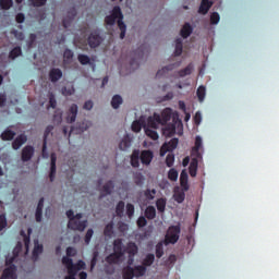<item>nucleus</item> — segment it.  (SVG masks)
I'll use <instances>...</instances> for the list:
<instances>
[{"label": "nucleus", "instance_id": "f257e3e1", "mask_svg": "<svg viewBox=\"0 0 279 279\" xmlns=\"http://www.w3.org/2000/svg\"><path fill=\"white\" fill-rule=\"evenodd\" d=\"M118 19V27L120 29V39L125 38V33L128 32V26L123 22V12H121V7H114L112 13L105 17L106 25H114Z\"/></svg>", "mask_w": 279, "mask_h": 279}, {"label": "nucleus", "instance_id": "f03ea898", "mask_svg": "<svg viewBox=\"0 0 279 279\" xmlns=\"http://www.w3.org/2000/svg\"><path fill=\"white\" fill-rule=\"evenodd\" d=\"M69 222H68V228L69 230H74L76 232H84L86 228H88V220H81L84 215L82 213L76 214L72 210L69 209L65 213Z\"/></svg>", "mask_w": 279, "mask_h": 279}, {"label": "nucleus", "instance_id": "7ed1b4c3", "mask_svg": "<svg viewBox=\"0 0 279 279\" xmlns=\"http://www.w3.org/2000/svg\"><path fill=\"white\" fill-rule=\"evenodd\" d=\"M173 114V110L171 108H166L162 110L161 116L158 113H154L148 117V125L154 130H158V125H167L169 121H171V117Z\"/></svg>", "mask_w": 279, "mask_h": 279}, {"label": "nucleus", "instance_id": "20e7f679", "mask_svg": "<svg viewBox=\"0 0 279 279\" xmlns=\"http://www.w3.org/2000/svg\"><path fill=\"white\" fill-rule=\"evenodd\" d=\"M181 232H182V229L180 228V225L170 226L166 234V242L171 243L172 245H175V243L180 241Z\"/></svg>", "mask_w": 279, "mask_h": 279}, {"label": "nucleus", "instance_id": "39448f33", "mask_svg": "<svg viewBox=\"0 0 279 279\" xmlns=\"http://www.w3.org/2000/svg\"><path fill=\"white\" fill-rule=\"evenodd\" d=\"M7 268L3 270L1 279H16V265H14V257L7 259Z\"/></svg>", "mask_w": 279, "mask_h": 279}, {"label": "nucleus", "instance_id": "423d86ee", "mask_svg": "<svg viewBox=\"0 0 279 279\" xmlns=\"http://www.w3.org/2000/svg\"><path fill=\"white\" fill-rule=\"evenodd\" d=\"M88 46L90 49H97L101 43H104V38L99 36V32L95 31L89 34L87 38Z\"/></svg>", "mask_w": 279, "mask_h": 279}, {"label": "nucleus", "instance_id": "0eeeda50", "mask_svg": "<svg viewBox=\"0 0 279 279\" xmlns=\"http://www.w3.org/2000/svg\"><path fill=\"white\" fill-rule=\"evenodd\" d=\"M179 140L178 138H172L168 143H165L161 148H160V156H165L167 151H173L178 147Z\"/></svg>", "mask_w": 279, "mask_h": 279}, {"label": "nucleus", "instance_id": "6e6552de", "mask_svg": "<svg viewBox=\"0 0 279 279\" xmlns=\"http://www.w3.org/2000/svg\"><path fill=\"white\" fill-rule=\"evenodd\" d=\"M35 149L34 146L27 145L22 149V162H29L34 158Z\"/></svg>", "mask_w": 279, "mask_h": 279}, {"label": "nucleus", "instance_id": "1a4fd4ad", "mask_svg": "<svg viewBox=\"0 0 279 279\" xmlns=\"http://www.w3.org/2000/svg\"><path fill=\"white\" fill-rule=\"evenodd\" d=\"M140 160H141L142 165L149 167V165H151V161L154 160V151L142 150L140 154Z\"/></svg>", "mask_w": 279, "mask_h": 279}, {"label": "nucleus", "instance_id": "9d476101", "mask_svg": "<svg viewBox=\"0 0 279 279\" xmlns=\"http://www.w3.org/2000/svg\"><path fill=\"white\" fill-rule=\"evenodd\" d=\"M77 119V106L75 104L71 105L66 112L65 121L66 123H75Z\"/></svg>", "mask_w": 279, "mask_h": 279}, {"label": "nucleus", "instance_id": "9b49d317", "mask_svg": "<svg viewBox=\"0 0 279 279\" xmlns=\"http://www.w3.org/2000/svg\"><path fill=\"white\" fill-rule=\"evenodd\" d=\"M57 160H58V156L56 155V153H51V155H50V173H49L50 182H53V180H56V171H57L56 162H57Z\"/></svg>", "mask_w": 279, "mask_h": 279}, {"label": "nucleus", "instance_id": "f8f14e48", "mask_svg": "<svg viewBox=\"0 0 279 279\" xmlns=\"http://www.w3.org/2000/svg\"><path fill=\"white\" fill-rule=\"evenodd\" d=\"M112 191H114V181L109 180L102 185L100 197L112 195Z\"/></svg>", "mask_w": 279, "mask_h": 279}, {"label": "nucleus", "instance_id": "ddd939ff", "mask_svg": "<svg viewBox=\"0 0 279 279\" xmlns=\"http://www.w3.org/2000/svg\"><path fill=\"white\" fill-rule=\"evenodd\" d=\"M173 199L178 204H182L186 199V191L180 190V186L174 187Z\"/></svg>", "mask_w": 279, "mask_h": 279}, {"label": "nucleus", "instance_id": "4468645a", "mask_svg": "<svg viewBox=\"0 0 279 279\" xmlns=\"http://www.w3.org/2000/svg\"><path fill=\"white\" fill-rule=\"evenodd\" d=\"M49 80L52 82V84H56V82H59V80H62V70L59 68H52L49 71Z\"/></svg>", "mask_w": 279, "mask_h": 279}, {"label": "nucleus", "instance_id": "2eb2a0df", "mask_svg": "<svg viewBox=\"0 0 279 279\" xmlns=\"http://www.w3.org/2000/svg\"><path fill=\"white\" fill-rule=\"evenodd\" d=\"M25 143H27V135L25 134H20L12 143V147L13 149L17 150L21 149V147H23V145H25Z\"/></svg>", "mask_w": 279, "mask_h": 279}, {"label": "nucleus", "instance_id": "dca6fc26", "mask_svg": "<svg viewBox=\"0 0 279 279\" xmlns=\"http://www.w3.org/2000/svg\"><path fill=\"white\" fill-rule=\"evenodd\" d=\"M131 166L134 167V169H138L141 167V150H133L131 155Z\"/></svg>", "mask_w": 279, "mask_h": 279}, {"label": "nucleus", "instance_id": "f3484780", "mask_svg": "<svg viewBox=\"0 0 279 279\" xmlns=\"http://www.w3.org/2000/svg\"><path fill=\"white\" fill-rule=\"evenodd\" d=\"M180 64H182L181 61L163 66L161 70L157 72L156 74L157 77H162V75L169 73V71H173V69H178Z\"/></svg>", "mask_w": 279, "mask_h": 279}, {"label": "nucleus", "instance_id": "a211bd4d", "mask_svg": "<svg viewBox=\"0 0 279 279\" xmlns=\"http://www.w3.org/2000/svg\"><path fill=\"white\" fill-rule=\"evenodd\" d=\"M180 184L183 191H189V173L186 172V170H182L180 174Z\"/></svg>", "mask_w": 279, "mask_h": 279}, {"label": "nucleus", "instance_id": "6ab92c4d", "mask_svg": "<svg viewBox=\"0 0 279 279\" xmlns=\"http://www.w3.org/2000/svg\"><path fill=\"white\" fill-rule=\"evenodd\" d=\"M123 255H119V253H111L106 257V263H108V265H119V260H121Z\"/></svg>", "mask_w": 279, "mask_h": 279}, {"label": "nucleus", "instance_id": "aec40b11", "mask_svg": "<svg viewBox=\"0 0 279 279\" xmlns=\"http://www.w3.org/2000/svg\"><path fill=\"white\" fill-rule=\"evenodd\" d=\"M113 252L116 254H119L121 256H123L125 254V251H123V240L121 239H116L113 241Z\"/></svg>", "mask_w": 279, "mask_h": 279}, {"label": "nucleus", "instance_id": "412c9836", "mask_svg": "<svg viewBox=\"0 0 279 279\" xmlns=\"http://www.w3.org/2000/svg\"><path fill=\"white\" fill-rule=\"evenodd\" d=\"M213 8V2L209 0H202L198 13L199 14H208V11Z\"/></svg>", "mask_w": 279, "mask_h": 279}, {"label": "nucleus", "instance_id": "4be33fe9", "mask_svg": "<svg viewBox=\"0 0 279 279\" xmlns=\"http://www.w3.org/2000/svg\"><path fill=\"white\" fill-rule=\"evenodd\" d=\"M145 134L148 136V138H151V141H158L160 136L158 135V132L151 126H149V123L147 122V128L145 129Z\"/></svg>", "mask_w": 279, "mask_h": 279}, {"label": "nucleus", "instance_id": "5701e85b", "mask_svg": "<svg viewBox=\"0 0 279 279\" xmlns=\"http://www.w3.org/2000/svg\"><path fill=\"white\" fill-rule=\"evenodd\" d=\"M132 146V138H130V135H125L123 137V140L120 142L119 144V148L122 150V151H125L126 149H130V147Z\"/></svg>", "mask_w": 279, "mask_h": 279}, {"label": "nucleus", "instance_id": "b1692460", "mask_svg": "<svg viewBox=\"0 0 279 279\" xmlns=\"http://www.w3.org/2000/svg\"><path fill=\"white\" fill-rule=\"evenodd\" d=\"M202 145H203L202 136L197 135L195 137V145L192 148V154H195V156H197V158H199V156H202V154H199V149H202Z\"/></svg>", "mask_w": 279, "mask_h": 279}, {"label": "nucleus", "instance_id": "393cba45", "mask_svg": "<svg viewBox=\"0 0 279 279\" xmlns=\"http://www.w3.org/2000/svg\"><path fill=\"white\" fill-rule=\"evenodd\" d=\"M125 252L129 256H136L138 254V246L134 242H129Z\"/></svg>", "mask_w": 279, "mask_h": 279}, {"label": "nucleus", "instance_id": "a878e982", "mask_svg": "<svg viewBox=\"0 0 279 279\" xmlns=\"http://www.w3.org/2000/svg\"><path fill=\"white\" fill-rule=\"evenodd\" d=\"M104 235L107 236V239H112L114 236V222H109L104 230Z\"/></svg>", "mask_w": 279, "mask_h": 279}, {"label": "nucleus", "instance_id": "bb28decb", "mask_svg": "<svg viewBox=\"0 0 279 279\" xmlns=\"http://www.w3.org/2000/svg\"><path fill=\"white\" fill-rule=\"evenodd\" d=\"M122 278L123 279H134V268L132 266H125L122 269Z\"/></svg>", "mask_w": 279, "mask_h": 279}, {"label": "nucleus", "instance_id": "cd10ccee", "mask_svg": "<svg viewBox=\"0 0 279 279\" xmlns=\"http://www.w3.org/2000/svg\"><path fill=\"white\" fill-rule=\"evenodd\" d=\"M181 36L182 38H189L193 34V26L190 23H185L181 28Z\"/></svg>", "mask_w": 279, "mask_h": 279}, {"label": "nucleus", "instance_id": "c85d7f7f", "mask_svg": "<svg viewBox=\"0 0 279 279\" xmlns=\"http://www.w3.org/2000/svg\"><path fill=\"white\" fill-rule=\"evenodd\" d=\"M156 260V255L154 253H148L142 262V265L147 268L151 267V264Z\"/></svg>", "mask_w": 279, "mask_h": 279}, {"label": "nucleus", "instance_id": "c756f323", "mask_svg": "<svg viewBox=\"0 0 279 279\" xmlns=\"http://www.w3.org/2000/svg\"><path fill=\"white\" fill-rule=\"evenodd\" d=\"M133 269L135 278H143V276L147 274V268H145L143 264L135 266Z\"/></svg>", "mask_w": 279, "mask_h": 279}, {"label": "nucleus", "instance_id": "7c9ffc66", "mask_svg": "<svg viewBox=\"0 0 279 279\" xmlns=\"http://www.w3.org/2000/svg\"><path fill=\"white\" fill-rule=\"evenodd\" d=\"M20 56H23V49L21 48V46H16L10 51L9 59L16 60V58H19Z\"/></svg>", "mask_w": 279, "mask_h": 279}, {"label": "nucleus", "instance_id": "2f4dec72", "mask_svg": "<svg viewBox=\"0 0 279 279\" xmlns=\"http://www.w3.org/2000/svg\"><path fill=\"white\" fill-rule=\"evenodd\" d=\"M173 134H175V124H173V123L168 124L163 129V136H167L168 138H171V136H173Z\"/></svg>", "mask_w": 279, "mask_h": 279}, {"label": "nucleus", "instance_id": "473e14b6", "mask_svg": "<svg viewBox=\"0 0 279 279\" xmlns=\"http://www.w3.org/2000/svg\"><path fill=\"white\" fill-rule=\"evenodd\" d=\"M144 215L146 219H149V220L156 219V207L154 206L146 207Z\"/></svg>", "mask_w": 279, "mask_h": 279}, {"label": "nucleus", "instance_id": "72a5a7b5", "mask_svg": "<svg viewBox=\"0 0 279 279\" xmlns=\"http://www.w3.org/2000/svg\"><path fill=\"white\" fill-rule=\"evenodd\" d=\"M196 96L198 98V101L202 104V101L206 99V86L201 85L196 90Z\"/></svg>", "mask_w": 279, "mask_h": 279}, {"label": "nucleus", "instance_id": "f704fd0d", "mask_svg": "<svg viewBox=\"0 0 279 279\" xmlns=\"http://www.w3.org/2000/svg\"><path fill=\"white\" fill-rule=\"evenodd\" d=\"M193 73V64L186 65L184 69L178 72L179 77H186V75H191Z\"/></svg>", "mask_w": 279, "mask_h": 279}, {"label": "nucleus", "instance_id": "c9c22d12", "mask_svg": "<svg viewBox=\"0 0 279 279\" xmlns=\"http://www.w3.org/2000/svg\"><path fill=\"white\" fill-rule=\"evenodd\" d=\"M14 136H16V133L14 131H12V130H5L1 134L2 141H12L14 138Z\"/></svg>", "mask_w": 279, "mask_h": 279}, {"label": "nucleus", "instance_id": "e433bc0d", "mask_svg": "<svg viewBox=\"0 0 279 279\" xmlns=\"http://www.w3.org/2000/svg\"><path fill=\"white\" fill-rule=\"evenodd\" d=\"M121 104H123V98L120 95H114L111 99V106L114 110H117V108H119V106H121Z\"/></svg>", "mask_w": 279, "mask_h": 279}, {"label": "nucleus", "instance_id": "4c0bfd02", "mask_svg": "<svg viewBox=\"0 0 279 279\" xmlns=\"http://www.w3.org/2000/svg\"><path fill=\"white\" fill-rule=\"evenodd\" d=\"M156 207L159 213H165L167 208V199L166 198H159L156 202Z\"/></svg>", "mask_w": 279, "mask_h": 279}, {"label": "nucleus", "instance_id": "58836bf2", "mask_svg": "<svg viewBox=\"0 0 279 279\" xmlns=\"http://www.w3.org/2000/svg\"><path fill=\"white\" fill-rule=\"evenodd\" d=\"M125 210V203L123 201H120L116 206V215L118 217H123V213Z\"/></svg>", "mask_w": 279, "mask_h": 279}, {"label": "nucleus", "instance_id": "ea45409f", "mask_svg": "<svg viewBox=\"0 0 279 279\" xmlns=\"http://www.w3.org/2000/svg\"><path fill=\"white\" fill-rule=\"evenodd\" d=\"M77 60H78L80 64H82L83 66H86V64H90V57H88V54L80 53L77 56Z\"/></svg>", "mask_w": 279, "mask_h": 279}, {"label": "nucleus", "instance_id": "a19ab883", "mask_svg": "<svg viewBox=\"0 0 279 279\" xmlns=\"http://www.w3.org/2000/svg\"><path fill=\"white\" fill-rule=\"evenodd\" d=\"M182 51H183V45H182V39L178 38L175 40V49H174V56H182Z\"/></svg>", "mask_w": 279, "mask_h": 279}, {"label": "nucleus", "instance_id": "79ce46f5", "mask_svg": "<svg viewBox=\"0 0 279 279\" xmlns=\"http://www.w3.org/2000/svg\"><path fill=\"white\" fill-rule=\"evenodd\" d=\"M133 180L136 184V186H141L145 182V177L141 172H137L133 175Z\"/></svg>", "mask_w": 279, "mask_h": 279}, {"label": "nucleus", "instance_id": "37998d69", "mask_svg": "<svg viewBox=\"0 0 279 279\" xmlns=\"http://www.w3.org/2000/svg\"><path fill=\"white\" fill-rule=\"evenodd\" d=\"M43 250H44L43 244H38V242L35 243V247L33 250L34 258H38V256H40V254H43Z\"/></svg>", "mask_w": 279, "mask_h": 279}, {"label": "nucleus", "instance_id": "c03bdc74", "mask_svg": "<svg viewBox=\"0 0 279 279\" xmlns=\"http://www.w3.org/2000/svg\"><path fill=\"white\" fill-rule=\"evenodd\" d=\"M156 256L158 258H162V256H165V247L162 245V242H158L156 245Z\"/></svg>", "mask_w": 279, "mask_h": 279}, {"label": "nucleus", "instance_id": "a18cd8bd", "mask_svg": "<svg viewBox=\"0 0 279 279\" xmlns=\"http://www.w3.org/2000/svg\"><path fill=\"white\" fill-rule=\"evenodd\" d=\"M144 196H145L146 199L151 202V199H154L156 197V189H153V190L147 189L144 192Z\"/></svg>", "mask_w": 279, "mask_h": 279}, {"label": "nucleus", "instance_id": "49530a36", "mask_svg": "<svg viewBox=\"0 0 279 279\" xmlns=\"http://www.w3.org/2000/svg\"><path fill=\"white\" fill-rule=\"evenodd\" d=\"M168 179L171 180V182L178 181V170L175 168H171L168 172Z\"/></svg>", "mask_w": 279, "mask_h": 279}, {"label": "nucleus", "instance_id": "de8ad7c7", "mask_svg": "<svg viewBox=\"0 0 279 279\" xmlns=\"http://www.w3.org/2000/svg\"><path fill=\"white\" fill-rule=\"evenodd\" d=\"M73 56H74L73 50L69 48H66L63 52V58L65 62H71L73 60Z\"/></svg>", "mask_w": 279, "mask_h": 279}, {"label": "nucleus", "instance_id": "09e8293b", "mask_svg": "<svg viewBox=\"0 0 279 279\" xmlns=\"http://www.w3.org/2000/svg\"><path fill=\"white\" fill-rule=\"evenodd\" d=\"M14 2L12 0H0L1 10H10Z\"/></svg>", "mask_w": 279, "mask_h": 279}, {"label": "nucleus", "instance_id": "8fccbe9b", "mask_svg": "<svg viewBox=\"0 0 279 279\" xmlns=\"http://www.w3.org/2000/svg\"><path fill=\"white\" fill-rule=\"evenodd\" d=\"M174 162H175V155H173V153L168 154L166 157L167 167H173Z\"/></svg>", "mask_w": 279, "mask_h": 279}, {"label": "nucleus", "instance_id": "3c124183", "mask_svg": "<svg viewBox=\"0 0 279 279\" xmlns=\"http://www.w3.org/2000/svg\"><path fill=\"white\" fill-rule=\"evenodd\" d=\"M134 213H135L134 205H132V203L126 204V215L129 219H132L134 217Z\"/></svg>", "mask_w": 279, "mask_h": 279}, {"label": "nucleus", "instance_id": "603ef678", "mask_svg": "<svg viewBox=\"0 0 279 279\" xmlns=\"http://www.w3.org/2000/svg\"><path fill=\"white\" fill-rule=\"evenodd\" d=\"M219 21H221V16L217 12L211 13L210 24L211 25H217L219 23Z\"/></svg>", "mask_w": 279, "mask_h": 279}, {"label": "nucleus", "instance_id": "864d4df0", "mask_svg": "<svg viewBox=\"0 0 279 279\" xmlns=\"http://www.w3.org/2000/svg\"><path fill=\"white\" fill-rule=\"evenodd\" d=\"M11 34L16 38V40H25V34L16 29L11 31Z\"/></svg>", "mask_w": 279, "mask_h": 279}, {"label": "nucleus", "instance_id": "5fc2aeb1", "mask_svg": "<svg viewBox=\"0 0 279 279\" xmlns=\"http://www.w3.org/2000/svg\"><path fill=\"white\" fill-rule=\"evenodd\" d=\"M93 234H95V231L93 229H88L85 234V243L86 245L90 244V240L93 239Z\"/></svg>", "mask_w": 279, "mask_h": 279}, {"label": "nucleus", "instance_id": "6e6d98bb", "mask_svg": "<svg viewBox=\"0 0 279 279\" xmlns=\"http://www.w3.org/2000/svg\"><path fill=\"white\" fill-rule=\"evenodd\" d=\"M29 2L34 8H43L47 3V0H29Z\"/></svg>", "mask_w": 279, "mask_h": 279}, {"label": "nucleus", "instance_id": "4d7b16f0", "mask_svg": "<svg viewBox=\"0 0 279 279\" xmlns=\"http://www.w3.org/2000/svg\"><path fill=\"white\" fill-rule=\"evenodd\" d=\"M8 226V219L5 218V214L0 215V232Z\"/></svg>", "mask_w": 279, "mask_h": 279}, {"label": "nucleus", "instance_id": "13d9d810", "mask_svg": "<svg viewBox=\"0 0 279 279\" xmlns=\"http://www.w3.org/2000/svg\"><path fill=\"white\" fill-rule=\"evenodd\" d=\"M62 264L66 267V269L69 267H71L73 265V259L68 257V256H63L62 257Z\"/></svg>", "mask_w": 279, "mask_h": 279}, {"label": "nucleus", "instance_id": "bf43d9fd", "mask_svg": "<svg viewBox=\"0 0 279 279\" xmlns=\"http://www.w3.org/2000/svg\"><path fill=\"white\" fill-rule=\"evenodd\" d=\"M77 271H80V270H77L75 264H73L72 266L68 267L69 276H77Z\"/></svg>", "mask_w": 279, "mask_h": 279}, {"label": "nucleus", "instance_id": "052dcab7", "mask_svg": "<svg viewBox=\"0 0 279 279\" xmlns=\"http://www.w3.org/2000/svg\"><path fill=\"white\" fill-rule=\"evenodd\" d=\"M49 106L53 109H56V106H58V101L56 100V96L53 94L49 95Z\"/></svg>", "mask_w": 279, "mask_h": 279}, {"label": "nucleus", "instance_id": "680f3d73", "mask_svg": "<svg viewBox=\"0 0 279 279\" xmlns=\"http://www.w3.org/2000/svg\"><path fill=\"white\" fill-rule=\"evenodd\" d=\"M145 226H147V219L144 216H141L137 219V227L138 228H145Z\"/></svg>", "mask_w": 279, "mask_h": 279}, {"label": "nucleus", "instance_id": "e2e57ef3", "mask_svg": "<svg viewBox=\"0 0 279 279\" xmlns=\"http://www.w3.org/2000/svg\"><path fill=\"white\" fill-rule=\"evenodd\" d=\"M133 132H141L142 130V125L140 121H133L132 125H131Z\"/></svg>", "mask_w": 279, "mask_h": 279}, {"label": "nucleus", "instance_id": "0e129e2a", "mask_svg": "<svg viewBox=\"0 0 279 279\" xmlns=\"http://www.w3.org/2000/svg\"><path fill=\"white\" fill-rule=\"evenodd\" d=\"M77 271H82V269H86V263L82 259H80L76 264H74Z\"/></svg>", "mask_w": 279, "mask_h": 279}, {"label": "nucleus", "instance_id": "69168bd1", "mask_svg": "<svg viewBox=\"0 0 279 279\" xmlns=\"http://www.w3.org/2000/svg\"><path fill=\"white\" fill-rule=\"evenodd\" d=\"M35 219H36L37 223H40V221H43V209L36 208Z\"/></svg>", "mask_w": 279, "mask_h": 279}, {"label": "nucleus", "instance_id": "338daca9", "mask_svg": "<svg viewBox=\"0 0 279 279\" xmlns=\"http://www.w3.org/2000/svg\"><path fill=\"white\" fill-rule=\"evenodd\" d=\"M41 156L43 158H49V151H47V141H44L43 143Z\"/></svg>", "mask_w": 279, "mask_h": 279}, {"label": "nucleus", "instance_id": "774afa93", "mask_svg": "<svg viewBox=\"0 0 279 279\" xmlns=\"http://www.w3.org/2000/svg\"><path fill=\"white\" fill-rule=\"evenodd\" d=\"M76 254H77V251H76L74 247L69 246V247L66 248V256H68V257H69V256H76Z\"/></svg>", "mask_w": 279, "mask_h": 279}]
</instances>
